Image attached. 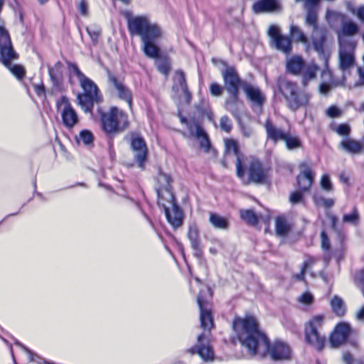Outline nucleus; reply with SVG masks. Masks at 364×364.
I'll return each instance as SVG.
<instances>
[{
  "label": "nucleus",
  "instance_id": "f257e3e1",
  "mask_svg": "<svg viewBox=\"0 0 364 364\" xmlns=\"http://www.w3.org/2000/svg\"><path fill=\"white\" fill-rule=\"evenodd\" d=\"M233 329L240 343L247 348L250 355L259 354L264 356L269 353L275 361L289 360L291 357V350L286 343L276 341L270 345L266 335L259 330L257 321L253 316L236 318L233 322Z\"/></svg>",
  "mask_w": 364,
  "mask_h": 364
},
{
  "label": "nucleus",
  "instance_id": "f03ea898",
  "mask_svg": "<svg viewBox=\"0 0 364 364\" xmlns=\"http://www.w3.org/2000/svg\"><path fill=\"white\" fill-rule=\"evenodd\" d=\"M127 29L131 36L140 38L144 54L149 58L156 59L158 70L168 76L171 69V62L167 57L160 58V48L157 43L163 38L161 26L152 22L147 15L132 16L125 14Z\"/></svg>",
  "mask_w": 364,
  "mask_h": 364
},
{
  "label": "nucleus",
  "instance_id": "7ed1b4c3",
  "mask_svg": "<svg viewBox=\"0 0 364 364\" xmlns=\"http://www.w3.org/2000/svg\"><path fill=\"white\" fill-rule=\"evenodd\" d=\"M305 21L308 26L313 28L311 37L313 47L318 53L320 58L323 61L324 68L321 72V82L318 86V91L320 94L326 95L331 89L338 86H343L345 77L343 76L342 80L335 79L329 68L328 59L330 53L324 49L327 29L325 26H318L317 9L306 10Z\"/></svg>",
  "mask_w": 364,
  "mask_h": 364
},
{
  "label": "nucleus",
  "instance_id": "20e7f679",
  "mask_svg": "<svg viewBox=\"0 0 364 364\" xmlns=\"http://www.w3.org/2000/svg\"><path fill=\"white\" fill-rule=\"evenodd\" d=\"M98 112L102 129L109 138L123 132L129 126L127 114L117 107H111L107 112L99 109Z\"/></svg>",
  "mask_w": 364,
  "mask_h": 364
},
{
  "label": "nucleus",
  "instance_id": "39448f33",
  "mask_svg": "<svg viewBox=\"0 0 364 364\" xmlns=\"http://www.w3.org/2000/svg\"><path fill=\"white\" fill-rule=\"evenodd\" d=\"M277 87L279 92L286 99L289 107L295 111L301 107L306 106L311 97L309 93L299 92L296 82L290 81L284 77L277 79Z\"/></svg>",
  "mask_w": 364,
  "mask_h": 364
},
{
  "label": "nucleus",
  "instance_id": "423d86ee",
  "mask_svg": "<svg viewBox=\"0 0 364 364\" xmlns=\"http://www.w3.org/2000/svg\"><path fill=\"white\" fill-rule=\"evenodd\" d=\"M79 82L83 90V93L77 95V104L85 112H91L94 103H99L102 101V96L99 94L97 85L87 77L85 76Z\"/></svg>",
  "mask_w": 364,
  "mask_h": 364
},
{
  "label": "nucleus",
  "instance_id": "0eeeda50",
  "mask_svg": "<svg viewBox=\"0 0 364 364\" xmlns=\"http://www.w3.org/2000/svg\"><path fill=\"white\" fill-rule=\"evenodd\" d=\"M323 323V316H314L306 325L305 338L306 342L316 350H321L326 343V336L320 332Z\"/></svg>",
  "mask_w": 364,
  "mask_h": 364
},
{
  "label": "nucleus",
  "instance_id": "6e6552de",
  "mask_svg": "<svg viewBox=\"0 0 364 364\" xmlns=\"http://www.w3.org/2000/svg\"><path fill=\"white\" fill-rule=\"evenodd\" d=\"M244 171H247V179L246 184H264L268 180L267 171L265 170L262 163L255 158L246 156L243 160Z\"/></svg>",
  "mask_w": 364,
  "mask_h": 364
},
{
  "label": "nucleus",
  "instance_id": "1a4fd4ad",
  "mask_svg": "<svg viewBox=\"0 0 364 364\" xmlns=\"http://www.w3.org/2000/svg\"><path fill=\"white\" fill-rule=\"evenodd\" d=\"M268 36L273 48L286 55L291 53L292 50L291 40L289 36L282 35L278 26L271 25L268 29Z\"/></svg>",
  "mask_w": 364,
  "mask_h": 364
},
{
  "label": "nucleus",
  "instance_id": "9d476101",
  "mask_svg": "<svg viewBox=\"0 0 364 364\" xmlns=\"http://www.w3.org/2000/svg\"><path fill=\"white\" fill-rule=\"evenodd\" d=\"M222 77L224 82V88L227 92H239L243 85L247 82L243 81L237 70L233 67H227L222 70Z\"/></svg>",
  "mask_w": 364,
  "mask_h": 364
},
{
  "label": "nucleus",
  "instance_id": "9b49d317",
  "mask_svg": "<svg viewBox=\"0 0 364 364\" xmlns=\"http://www.w3.org/2000/svg\"><path fill=\"white\" fill-rule=\"evenodd\" d=\"M198 344L188 349L191 355L198 354L206 362H212L214 360V352L209 344V339L205 333H201L197 338Z\"/></svg>",
  "mask_w": 364,
  "mask_h": 364
},
{
  "label": "nucleus",
  "instance_id": "f8f14e48",
  "mask_svg": "<svg viewBox=\"0 0 364 364\" xmlns=\"http://www.w3.org/2000/svg\"><path fill=\"white\" fill-rule=\"evenodd\" d=\"M354 48L355 45L352 42H340L339 68L341 70L346 71L353 66L355 63Z\"/></svg>",
  "mask_w": 364,
  "mask_h": 364
},
{
  "label": "nucleus",
  "instance_id": "ddd939ff",
  "mask_svg": "<svg viewBox=\"0 0 364 364\" xmlns=\"http://www.w3.org/2000/svg\"><path fill=\"white\" fill-rule=\"evenodd\" d=\"M203 291L201 290L197 298V303L200 309V326L204 330L210 331L214 326L213 318L210 309L208 308V301L203 297Z\"/></svg>",
  "mask_w": 364,
  "mask_h": 364
},
{
  "label": "nucleus",
  "instance_id": "4468645a",
  "mask_svg": "<svg viewBox=\"0 0 364 364\" xmlns=\"http://www.w3.org/2000/svg\"><path fill=\"white\" fill-rule=\"evenodd\" d=\"M131 147L134 153V159L138 166L141 168H144L148 154V149L144 139L137 135L132 136Z\"/></svg>",
  "mask_w": 364,
  "mask_h": 364
},
{
  "label": "nucleus",
  "instance_id": "2eb2a0df",
  "mask_svg": "<svg viewBox=\"0 0 364 364\" xmlns=\"http://www.w3.org/2000/svg\"><path fill=\"white\" fill-rule=\"evenodd\" d=\"M225 145L227 154H232L236 157V173L237 177L244 179L243 160L245 157L240 154L237 142L235 140L228 139H225Z\"/></svg>",
  "mask_w": 364,
  "mask_h": 364
},
{
  "label": "nucleus",
  "instance_id": "dca6fc26",
  "mask_svg": "<svg viewBox=\"0 0 364 364\" xmlns=\"http://www.w3.org/2000/svg\"><path fill=\"white\" fill-rule=\"evenodd\" d=\"M351 331L350 326L348 323L341 322L336 325L330 337V343L332 347L337 348L344 343Z\"/></svg>",
  "mask_w": 364,
  "mask_h": 364
},
{
  "label": "nucleus",
  "instance_id": "f3484780",
  "mask_svg": "<svg viewBox=\"0 0 364 364\" xmlns=\"http://www.w3.org/2000/svg\"><path fill=\"white\" fill-rule=\"evenodd\" d=\"M329 15H332L335 17L339 18L341 20V27L339 31H338V35L341 41V36H353L358 33V26L354 23L353 21L347 19L346 15L342 14H336L335 12L327 11L326 18L328 17Z\"/></svg>",
  "mask_w": 364,
  "mask_h": 364
},
{
  "label": "nucleus",
  "instance_id": "a211bd4d",
  "mask_svg": "<svg viewBox=\"0 0 364 364\" xmlns=\"http://www.w3.org/2000/svg\"><path fill=\"white\" fill-rule=\"evenodd\" d=\"M243 91L252 106L262 109L266 101V97L258 87L247 82L243 85Z\"/></svg>",
  "mask_w": 364,
  "mask_h": 364
},
{
  "label": "nucleus",
  "instance_id": "6ab92c4d",
  "mask_svg": "<svg viewBox=\"0 0 364 364\" xmlns=\"http://www.w3.org/2000/svg\"><path fill=\"white\" fill-rule=\"evenodd\" d=\"M263 126L266 132L267 140L274 143L282 141L288 131V129L277 126L271 118H267Z\"/></svg>",
  "mask_w": 364,
  "mask_h": 364
},
{
  "label": "nucleus",
  "instance_id": "aec40b11",
  "mask_svg": "<svg viewBox=\"0 0 364 364\" xmlns=\"http://www.w3.org/2000/svg\"><path fill=\"white\" fill-rule=\"evenodd\" d=\"M255 14L279 13L282 6L279 0H259L255 2L252 7Z\"/></svg>",
  "mask_w": 364,
  "mask_h": 364
},
{
  "label": "nucleus",
  "instance_id": "412c9836",
  "mask_svg": "<svg viewBox=\"0 0 364 364\" xmlns=\"http://www.w3.org/2000/svg\"><path fill=\"white\" fill-rule=\"evenodd\" d=\"M109 82L112 85L114 88L117 97L122 100L127 102L129 107L131 108L132 106V95L131 90L125 86L117 77L110 72H108Z\"/></svg>",
  "mask_w": 364,
  "mask_h": 364
},
{
  "label": "nucleus",
  "instance_id": "4be33fe9",
  "mask_svg": "<svg viewBox=\"0 0 364 364\" xmlns=\"http://www.w3.org/2000/svg\"><path fill=\"white\" fill-rule=\"evenodd\" d=\"M299 168L301 171L297 176V183L301 191L305 192L309 191L311 186L314 174L306 162L301 163Z\"/></svg>",
  "mask_w": 364,
  "mask_h": 364
},
{
  "label": "nucleus",
  "instance_id": "5701e85b",
  "mask_svg": "<svg viewBox=\"0 0 364 364\" xmlns=\"http://www.w3.org/2000/svg\"><path fill=\"white\" fill-rule=\"evenodd\" d=\"M157 182L159 183V187L156 188V191L158 197L159 198H162L163 191H166L171 200H173L174 197L171 192L172 178L171 176L160 170L157 176Z\"/></svg>",
  "mask_w": 364,
  "mask_h": 364
},
{
  "label": "nucleus",
  "instance_id": "b1692460",
  "mask_svg": "<svg viewBox=\"0 0 364 364\" xmlns=\"http://www.w3.org/2000/svg\"><path fill=\"white\" fill-rule=\"evenodd\" d=\"M62 100L65 102L61 113L63 123L66 127L73 128L78 123V116L75 110L68 103V99L65 97H63Z\"/></svg>",
  "mask_w": 364,
  "mask_h": 364
},
{
  "label": "nucleus",
  "instance_id": "393cba45",
  "mask_svg": "<svg viewBox=\"0 0 364 364\" xmlns=\"http://www.w3.org/2000/svg\"><path fill=\"white\" fill-rule=\"evenodd\" d=\"M306 65L302 57L294 55L287 60L286 70L287 72L294 75H300Z\"/></svg>",
  "mask_w": 364,
  "mask_h": 364
},
{
  "label": "nucleus",
  "instance_id": "a878e982",
  "mask_svg": "<svg viewBox=\"0 0 364 364\" xmlns=\"http://www.w3.org/2000/svg\"><path fill=\"white\" fill-rule=\"evenodd\" d=\"M165 214L169 223L174 228H178L182 224V213L179 207L172 200L171 211L166 207L164 208Z\"/></svg>",
  "mask_w": 364,
  "mask_h": 364
},
{
  "label": "nucleus",
  "instance_id": "bb28decb",
  "mask_svg": "<svg viewBox=\"0 0 364 364\" xmlns=\"http://www.w3.org/2000/svg\"><path fill=\"white\" fill-rule=\"evenodd\" d=\"M319 67L315 63L307 64L301 71V84L304 87L308 85L310 81L316 79Z\"/></svg>",
  "mask_w": 364,
  "mask_h": 364
},
{
  "label": "nucleus",
  "instance_id": "cd10ccee",
  "mask_svg": "<svg viewBox=\"0 0 364 364\" xmlns=\"http://www.w3.org/2000/svg\"><path fill=\"white\" fill-rule=\"evenodd\" d=\"M339 148L350 154H358L361 152L363 145L358 141L346 138L339 144Z\"/></svg>",
  "mask_w": 364,
  "mask_h": 364
},
{
  "label": "nucleus",
  "instance_id": "c85d7f7f",
  "mask_svg": "<svg viewBox=\"0 0 364 364\" xmlns=\"http://www.w3.org/2000/svg\"><path fill=\"white\" fill-rule=\"evenodd\" d=\"M188 237L192 248L195 250V254L198 256L201 253V248L199 240V230L196 225L193 224L190 225Z\"/></svg>",
  "mask_w": 364,
  "mask_h": 364
},
{
  "label": "nucleus",
  "instance_id": "c756f323",
  "mask_svg": "<svg viewBox=\"0 0 364 364\" xmlns=\"http://www.w3.org/2000/svg\"><path fill=\"white\" fill-rule=\"evenodd\" d=\"M229 97L225 100V107L233 116H237L238 113V106L240 104L239 99V92H228Z\"/></svg>",
  "mask_w": 364,
  "mask_h": 364
},
{
  "label": "nucleus",
  "instance_id": "7c9ffc66",
  "mask_svg": "<svg viewBox=\"0 0 364 364\" xmlns=\"http://www.w3.org/2000/svg\"><path fill=\"white\" fill-rule=\"evenodd\" d=\"M331 306L333 312L339 317L345 315L346 311V304L343 300L338 296H333L331 300Z\"/></svg>",
  "mask_w": 364,
  "mask_h": 364
},
{
  "label": "nucleus",
  "instance_id": "2f4dec72",
  "mask_svg": "<svg viewBox=\"0 0 364 364\" xmlns=\"http://www.w3.org/2000/svg\"><path fill=\"white\" fill-rule=\"evenodd\" d=\"M282 141L285 142L287 149L289 150L296 149L302 146L301 140L298 136L292 134L289 129H288L287 132Z\"/></svg>",
  "mask_w": 364,
  "mask_h": 364
},
{
  "label": "nucleus",
  "instance_id": "473e14b6",
  "mask_svg": "<svg viewBox=\"0 0 364 364\" xmlns=\"http://www.w3.org/2000/svg\"><path fill=\"white\" fill-rule=\"evenodd\" d=\"M209 222L216 229L227 230L229 227L228 219L215 213H210Z\"/></svg>",
  "mask_w": 364,
  "mask_h": 364
},
{
  "label": "nucleus",
  "instance_id": "72a5a7b5",
  "mask_svg": "<svg viewBox=\"0 0 364 364\" xmlns=\"http://www.w3.org/2000/svg\"><path fill=\"white\" fill-rule=\"evenodd\" d=\"M188 87L186 76L183 71L178 70L176 71L175 75L173 77V89L176 91L179 90H186Z\"/></svg>",
  "mask_w": 364,
  "mask_h": 364
},
{
  "label": "nucleus",
  "instance_id": "f704fd0d",
  "mask_svg": "<svg viewBox=\"0 0 364 364\" xmlns=\"http://www.w3.org/2000/svg\"><path fill=\"white\" fill-rule=\"evenodd\" d=\"M276 232L279 236H285L291 230L290 225L284 217H277L276 218Z\"/></svg>",
  "mask_w": 364,
  "mask_h": 364
},
{
  "label": "nucleus",
  "instance_id": "c9c22d12",
  "mask_svg": "<svg viewBox=\"0 0 364 364\" xmlns=\"http://www.w3.org/2000/svg\"><path fill=\"white\" fill-rule=\"evenodd\" d=\"M195 137L198 139L200 149L205 152H208L210 149V141L205 132L203 129Z\"/></svg>",
  "mask_w": 364,
  "mask_h": 364
},
{
  "label": "nucleus",
  "instance_id": "e433bc0d",
  "mask_svg": "<svg viewBox=\"0 0 364 364\" xmlns=\"http://www.w3.org/2000/svg\"><path fill=\"white\" fill-rule=\"evenodd\" d=\"M321 240L322 250L327 252V253L324 255L323 259L326 262H328L331 259V255L328 254L331 249V242L325 230H323L321 233Z\"/></svg>",
  "mask_w": 364,
  "mask_h": 364
},
{
  "label": "nucleus",
  "instance_id": "4c0bfd02",
  "mask_svg": "<svg viewBox=\"0 0 364 364\" xmlns=\"http://www.w3.org/2000/svg\"><path fill=\"white\" fill-rule=\"evenodd\" d=\"M240 217L243 220L251 225H256L258 223L257 216L252 210H241Z\"/></svg>",
  "mask_w": 364,
  "mask_h": 364
},
{
  "label": "nucleus",
  "instance_id": "58836bf2",
  "mask_svg": "<svg viewBox=\"0 0 364 364\" xmlns=\"http://www.w3.org/2000/svg\"><path fill=\"white\" fill-rule=\"evenodd\" d=\"M359 220L358 211L355 207H353L350 213L343 215L342 221L343 223L356 225L359 223Z\"/></svg>",
  "mask_w": 364,
  "mask_h": 364
},
{
  "label": "nucleus",
  "instance_id": "ea45409f",
  "mask_svg": "<svg viewBox=\"0 0 364 364\" xmlns=\"http://www.w3.org/2000/svg\"><path fill=\"white\" fill-rule=\"evenodd\" d=\"M290 34L292 38L298 42H302L303 43H308V38L305 34L300 30V28L294 25H291L290 27Z\"/></svg>",
  "mask_w": 364,
  "mask_h": 364
},
{
  "label": "nucleus",
  "instance_id": "a19ab883",
  "mask_svg": "<svg viewBox=\"0 0 364 364\" xmlns=\"http://www.w3.org/2000/svg\"><path fill=\"white\" fill-rule=\"evenodd\" d=\"M313 199L316 205H322L326 208H331L335 204L333 199L325 198L324 197L318 194H315L313 197Z\"/></svg>",
  "mask_w": 364,
  "mask_h": 364
},
{
  "label": "nucleus",
  "instance_id": "79ce46f5",
  "mask_svg": "<svg viewBox=\"0 0 364 364\" xmlns=\"http://www.w3.org/2000/svg\"><path fill=\"white\" fill-rule=\"evenodd\" d=\"M76 139L77 142L82 141L84 144L89 145L93 142L94 136L90 131L85 129L80 132Z\"/></svg>",
  "mask_w": 364,
  "mask_h": 364
},
{
  "label": "nucleus",
  "instance_id": "37998d69",
  "mask_svg": "<svg viewBox=\"0 0 364 364\" xmlns=\"http://www.w3.org/2000/svg\"><path fill=\"white\" fill-rule=\"evenodd\" d=\"M186 127L190 134L194 136L203 130L199 122L195 119H190L189 122H187Z\"/></svg>",
  "mask_w": 364,
  "mask_h": 364
},
{
  "label": "nucleus",
  "instance_id": "c03bdc74",
  "mask_svg": "<svg viewBox=\"0 0 364 364\" xmlns=\"http://www.w3.org/2000/svg\"><path fill=\"white\" fill-rule=\"evenodd\" d=\"M220 127L223 131L228 133L232 130V124L228 116H223L220 118Z\"/></svg>",
  "mask_w": 364,
  "mask_h": 364
},
{
  "label": "nucleus",
  "instance_id": "a18cd8bd",
  "mask_svg": "<svg viewBox=\"0 0 364 364\" xmlns=\"http://www.w3.org/2000/svg\"><path fill=\"white\" fill-rule=\"evenodd\" d=\"M224 86L222 87L220 85L213 82L210 85V92L211 95L214 97H220L223 92Z\"/></svg>",
  "mask_w": 364,
  "mask_h": 364
},
{
  "label": "nucleus",
  "instance_id": "49530a36",
  "mask_svg": "<svg viewBox=\"0 0 364 364\" xmlns=\"http://www.w3.org/2000/svg\"><path fill=\"white\" fill-rule=\"evenodd\" d=\"M321 186L323 190L327 192L333 191V186L328 175H323L321 180Z\"/></svg>",
  "mask_w": 364,
  "mask_h": 364
},
{
  "label": "nucleus",
  "instance_id": "de8ad7c7",
  "mask_svg": "<svg viewBox=\"0 0 364 364\" xmlns=\"http://www.w3.org/2000/svg\"><path fill=\"white\" fill-rule=\"evenodd\" d=\"M343 360L345 364H364L363 361L354 359L349 352H345L343 355Z\"/></svg>",
  "mask_w": 364,
  "mask_h": 364
},
{
  "label": "nucleus",
  "instance_id": "09e8293b",
  "mask_svg": "<svg viewBox=\"0 0 364 364\" xmlns=\"http://www.w3.org/2000/svg\"><path fill=\"white\" fill-rule=\"evenodd\" d=\"M86 31L87 32V33L89 34V36H90L92 42L95 44L97 43V41H98V38L100 36V33H101V30L99 29V28H86Z\"/></svg>",
  "mask_w": 364,
  "mask_h": 364
},
{
  "label": "nucleus",
  "instance_id": "8fccbe9b",
  "mask_svg": "<svg viewBox=\"0 0 364 364\" xmlns=\"http://www.w3.org/2000/svg\"><path fill=\"white\" fill-rule=\"evenodd\" d=\"M68 68L70 71L78 78L79 81L85 77V75L80 70L76 64L69 63Z\"/></svg>",
  "mask_w": 364,
  "mask_h": 364
},
{
  "label": "nucleus",
  "instance_id": "3c124183",
  "mask_svg": "<svg viewBox=\"0 0 364 364\" xmlns=\"http://www.w3.org/2000/svg\"><path fill=\"white\" fill-rule=\"evenodd\" d=\"M320 0H295V2L298 3L304 1V8L306 10L316 9V6L319 3Z\"/></svg>",
  "mask_w": 364,
  "mask_h": 364
},
{
  "label": "nucleus",
  "instance_id": "603ef678",
  "mask_svg": "<svg viewBox=\"0 0 364 364\" xmlns=\"http://www.w3.org/2000/svg\"><path fill=\"white\" fill-rule=\"evenodd\" d=\"M314 297L309 292L302 294L299 298V301L304 304H310L313 302Z\"/></svg>",
  "mask_w": 364,
  "mask_h": 364
},
{
  "label": "nucleus",
  "instance_id": "864d4df0",
  "mask_svg": "<svg viewBox=\"0 0 364 364\" xmlns=\"http://www.w3.org/2000/svg\"><path fill=\"white\" fill-rule=\"evenodd\" d=\"M336 132L341 136H348L350 132V128L346 124H341L337 127Z\"/></svg>",
  "mask_w": 364,
  "mask_h": 364
},
{
  "label": "nucleus",
  "instance_id": "5fc2aeb1",
  "mask_svg": "<svg viewBox=\"0 0 364 364\" xmlns=\"http://www.w3.org/2000/svg\"><path fill=\"white\" fill-rule=\"evenodd\" d=\"M341 114V110L336 106H331L326 110V114L330 117H338Z\"/></svg>",
  "mask_w": 364,
  "mask_h": 364
},
{
  "label": "nucleus",
  "instance_id": "6e6d98bb",
  "mask_svg": "<svg viewBox=\"0 0 364 364\" xmlns=\"http://www.w3.org/2000/svg\"><path fill=\"white\" fill-rule=\"evenodd\" d=\"M77 9L81 15L86 16L88 14L87 4L85 0H82L77 6Z\"/></svg>",
  "mask_w": 364,
  "mask_h": 364
},
{
  "label": "nucleus",
  "instance_id": "4d7b16f0",
  "mask_svg": "<svg viewBox=\"0 0 364 364\" xmlns=\"http://www.w3.org/2000/svg\"><path fill=\"white\" fill-rule=\"evenodd\" d=\"M302 199V194L300 192H294L290 196V201L292 203H298Z\"/></svg>",
  "mask_w": 364,
  "mask_h": 364
},
{
  "label": "nucleus",
  "instance_id": "13d9d810",
  "mask_svg": "<svg viewBox=\"0 0 364 364\" xmlns=\"http://www.w3.org/2000/svg\"><path fill=\"white\" fill-rule=\"evenodd\" d=\"M33 87H34V89H35V91H36V93L38 95V96H41V95H44L45 93H46V90H45V87L43 85V84H40V85H33Z\"/></svg>",
  "mask_w": 364,
  "mask_h": 364
},
{
  "label": "nucleus",
  "instance_id": "bf43d9fd",
  "mask_svg": "<svg viewBox=\"0 0 364 364\" xmlns=\"http://www.w3.org/2000/svg\"><path fill=\"white\" fill-rule=\"evenodd\" d=\"M359 75V81L356 82V85H364V67H360L358 69Z\"/></svg>",
  "mask_w": 364,
  "mask_h": 364
},
{
  "label": "nucleus",
  "instance_id": "052dcab7",
  "mask_svg": "<svg viewBox=\"0 0 364 364\" xmlns=\"http://www.w3.org/2000/svg\"><path fill=\"white\" fill-rule=\"evenodd\" d=\"M326 215L330 219V220L331 222V228H332V229L336 230V224H337V221H338L337 217L336 215H333V214H331V213H327Z\"/></svg>",
  "mask_w": 364,
  "mask_h": 364
},
{
  "label": "nucleus",
  "instance_id": "680f3d73",
  "mask_svg": "<svg viewBox=\"0 0 364 364\" xmlns=\"http://www.w3.org/2000/svg\"><path fill=\"white\" fill-rule=\"evenodd\" d=\"M309 264L307 262H305L303 264L301 271L299 274L296 275V279L298 280H304V274H305V269L308 267Z\"/></svg>",
  "mask_w": 364,
  "mask_h": 364
},
{
  "label": "nucleus",
  "instance_id": "e2e57ef3",
  "mask_svg": "<svg viewBox=\"0 0 364 364\" xmlns=\"http://www.w3.org/2000/svg\"><path fill=\"white\" fill-rule=\"evenodd\" d=\"M356 318L359 321H364V306L358 311Z\"/></svg>",
  "mask_w": 364,
  "mask_h": 364
},
{
  "label": "nucleus",
  "instance_id": "0e129e2a",
  "mask_svg": "<svg viewBox=\"0 0 364 364\" xmlns=\"http://www.w3.org/2000/svg\"><path fill=\"white\" fill-rule=\"evenodd\" d=\"M357 16L361 20L364 21V6L358 9Z\"/></svg>",
  "mask_w": 364,
  "mask_h": 364
},
{
  "label": "nucleus",
  "instance_id": "69168bd1",
  "mask_svg": "<svg viewBox=\"0 0 364 364\" xmlns=\"http://www.w3.org/2000/svg\"><path fill=\"white\" fill-rule=\"evenodd\" d=\"M182 92L184 93L187 102H190L191 100V94L188 91V87L186 88V90H183Z\"/></svg>",
  "mask_w": 364,
  "mask_h": 364
},
{
  "label": "nucleus",
  "instance_id": "338daca9",
  "mask_svg": "<svg viewBox=\"0 0 364 364\" xmlns=\"http://www.w3.org/2000/svg\"><path fill=\"white\" fill-rule=\"evenodd\" d=\"M16 345L19 346L20 347H21L23 349H24L28 354H29V356H30V360H33V358H32V353L27 348H26L24 346H23L21 343H20L19 342H16Z\"/></svg>",
  "mask_w": 364,
  "mask_h": 364
},
{
  "label": "nucleus",
  "instance_id": "774afa93",
  "mask_svg": "<svg viewBox=\"0 0 364 364\" xmlns=\"http://www.w3.org/2000/svg\"><path fill=\"white\" fill-rule=\"evenodd\" d=\"M178 117L180 118V121L182 124H187V122H189V120H188L186 117H183L181 113L179 112L178 113Z\"/></svg>",
  "mask_w": 364,
  "mask_h": 364
}]
</instances>
